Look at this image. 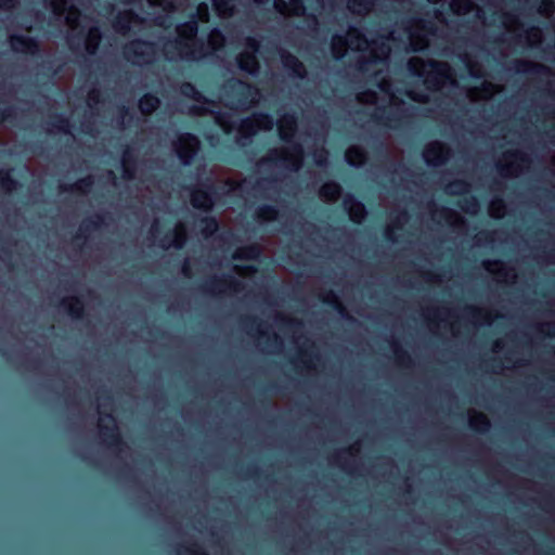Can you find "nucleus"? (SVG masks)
Listing matches in <instances>:
<instances>
[{
	"label": "nucleus",
	"instance_id": "nucleus-39",
	"mask_svg": "<svg viewBox=\"0 0 555 555\" xmlns=\"http://www.w3.org/2000/svg\"><path fill=\"white\" fill-rule=\"evenodd\" d=\"M526 39L529 46L534 47L542 42L543 34L542 30L538 27H532L527 30Z\"/></svg>",
	"mask_w": 555,
	"mask_h": 555
},
{
	"label": "nucleus",
	"instance_id": "nucleus-14",
	"mask_svg": "<svg viewBox=\"0 0 555 555\" xmlns=\"http://www.w3.org/2000/svg\"><path fill=\"white\" fill-rule=\"evenodd\" d=\"M188 240L186 225L182 221H178L172 231L164 238L163 246L165 248L180 249L184 246Z\"/></svg>",
	"mask_w": 555,
	"mask_h": 555
},
{
	"label": "nucleus",
	"instance_id": "nucleus-1",
	"mask_svg": "<svg viewBox=\"0 0 555 555\" xmlns=\"http://www.w3.org/2000/svg\"><path fill=\"white\" fill-rule=\"evenodd\" d=\"M348 50L367 54L360 55L354 66L361 72H367L370 66L377 61L389 57L391 48L385 41H370L364 33L357 27H349L345 35H334L331 39V53L335 59L344 57Z\"/></svg>",
	"mask_w": 555,
	"mask_h": 555
},
{
	"label": "nucleus",
	"instance_id": "nucleus-8",
	"mask_svg": "<svg viewBox=\"0 0 555 555\" xmlns=\"http://www.w3.org/2000/svg\"><path fill=\"white\" fill-rule=\"evenodd\" d=\"M172 149L181 163L189 165L201 150V141L192 133H181L172 142Z\"/></svg>",
	"mask_w": 555,
	"mask_h": 555
},
{
	"label": "nucleus",
	"instance_id": "nucleus-52",
	"mask_svg": "<svg viewBox=\"0 0 555 555\" xmlns=\"http://www.w3.org/2000/svg\"><path fill=\"white\" fill-rule=\"evenodd\" d=\"M328 158V152L325 149H321L314 152V159L318 166H326Z\"/></svg>",
	"mask_w": 555,
	"mask_h": 555
},
{
	"label": "nucleus",
	"instance_id": "nucleus-20",
	"mask_svg": "<svg viewBox=\"0 0 555 555\" xmlns=\"http://www.w3.org/2000/svg\"><path fill=\"white\" fill-rule=\"evenodd\" d=\"M162 101L158 96L146 93L138 101V108L144 117L154 114L160 107Z\"/></svg>",
	"mask_w": 555,
	"mask_h": 555
},
{
	"label": "nucleus",
	"instance_id": "nucleus-10",
	"mask_svg": "<svg viewBox=\"0 0 555 555\" xmlns=\"http://www.w3.org/2000/svg\"><path fill=\"white\" fill-rule=\"evenodd\" d=\"M530 160L526 155L518 152H506L499 162V172L502 177H517L525 169H528Z\"/></svg>",
	"mask_w": 555,
	"mask_h": 555
},
{
	"label": "nucleus",
	"instance_id": "nucleus-38",
	"mask_svg": "<svg viewBox=\"0 0 555 555\" xmlns=\"http://www.w3.org/2000/svg\"><path fill=\"white\" fill-rule=\"evenodd\" d=\"M488 211L492 218H502L506 211L504 202L502 199L492 201L489 205Z\"/></svg>",
	"mask_w": 555,
	"mask_h": 555
},
{
	"label": "nucleus",
	"instance_id": "nucleus-36",
	"mask_svg": "<svg viewBox=\"0 0 555 555\" xmlns=\"http://www.w3.org/2000/svg\"><path fill=\"white\" fill-rule=\"evenodd\" d=\"M446 192L449 195H465L469 192V184L461 180L453 181L446 186Z\"/></svg>",
	"mask_w": 555,
	"mask_h": 555
},
{
	"label": "nucleus",
	"instance_id": "nucleus-43",
	"mask_svg": "<svg viewBox=\"0 0 555 555\" xmlns=\"http://www.w3.org/2000/svg\"><path fill=\"white\" fill-rule=\"evenodd\" d=\"M102 102V93L99 89L93 88L88 92L87 104L90 108L96 107Z\"/></svg>",
	"mask_w": 555,
	"mask_h": 555
},
{
	"label": "nucleus",
	"instance_id": "nucleus-55",
	"mask_svg": "<svg viewBox=\"0 0 555 555\" xmlns=\"http://www.w3.org/2000/svg\"><path fill=\"white\" fill-rule=\"evenodd\" d=\"M246 46L248 48L247 51L254 54L259 50V42L255 38H247Z\"/></svg>",
	"mask_w": 555,
	"mask_h": 555
},
{
	"label": "nucleus",
	"instance_id": "nucleus-51",
	"mask_svg": "<svg viewBox=\"0 0 555 555\" xmlns=\"http://www.w3.org/2000/svg\"><path fill=\"white\" fill-rule=\"evenodd\" d=\"M406 95L411 100H413V101H415L417 103H421V104H426L430 100L428 94L423 93V92H418L416 90H409V91H406Z\"/></svg>",
	"mask_w": 555,
	"mask_h": 555
},
{
	"label": "nucleus",
	"instance_id": "nucleus-19",
	"mask_svg": "<svg viewBox=\"0 0 555 555\" xmlns=\"http://www.w3.org/2000/svg\"><path fill=\"white\" fill-rule=\"evenodd\" d=\"M235 60L238 68L248 75L256 76L260 72V63L253 52L243 51Z\"/></svg>",
	"mask_w": 555,
	"mask_h": 555
},
{
	"label": "nucleus",
	"instance_id": "nucleus-59",
	"mask_svg": "<svg viewBox=\"0 0 555 555\" xmlns=\"http://www.w3.org/2000/svg\"><path fill=\"white\" fill-rule=\"evenodd\" d=\"M208 111L204 107H197V106H194V107H191L190 108V114L192 115H195V116H203L207 113Z\"/></svg>",
	"mask_w": 555,
	"mask_h": 555
},
{
	"label": "nucleus",
	"instance_id": "nucleus-34",
	"mask_svg": "<svg viewBox=\"0 0 555 555\" xmlns=\"http://www.w3.org/2000/svg\"><path fill=\"white\" fill-rule=\"evenodd\" d=\"M203 228L201 230L205 237H210L219 230V223L214 217H204L201 220Z\"/></svg>",
	"mask_w": 555,
	"mask_h": 555
},
{
	"label": "nucleus",
	"instance_id": "nucleus-29",
	"mask_svg": "<svg viewBox=\"0 0 555 555\" xmlns=\"http://www.w3.org/2000/svg\"><path fill=\"white\" fill-rule=\"evenodd\" d=\"M450 8L456 15H466L474 11L476 5L472 0H452Z\"/></svg>",
	"mask_w": 555,
	"mask_h": 555
},
{
	"label": "nucleus",
	"instance_id": "nucleus-41",
	"mask_svg": "<svg viewBox=\"0 0 555 555\" xmlns=\"http://www.w3.org/2000/svg\"><path fill=\"white\" fill-rule=\"evenodd\" d=\"M50 9L56 16H63L68 9V0H50Z\"/></svg>",
	"mask_w": 555,
	"mask_h": 555
},
{
	"label": "nucleus",
	"instance_id": "nucleus-18",
	"mask_svg": "<svg viewBox=\"0 0 555 555\" xmlns=\"http://www.w3.org/2000/svg\"><path fill=\"white\" fill-rule=\"evenodd\" d=\"M298 130L297 117L293 114H284L278 120L279 135L284 141H291Z\"/></svg>",
	"mask_w": 555,
	"mask_h": 555
},
{
	"label": "nucleus",
	"instance_id": "nucleus-7",
	"mask_svg": "<svg viewBox=\"0 0 555 555\" xmlns=\"http://www.w3.org/2000/svg\"><path fill=\"white\" fill-rule=\"evenodd\" d=\"M436 34V28L423 20H415L409 26V42L414 51L429 47V37Z\"/></svg>",
	"mask_w": 555,
	"mask_h": 555
},
{
	"label": "nucleus",
	"instance_id": "nucleus-13",
	"mask_svg": "<svg viewBox=\"0 0 555 555\" xmlns=\"http://www.w3.org/2000/svg\"><path fill=\"white\" fill-rule=\"evenodd\" d=\"M273 8L286 18L302 16L306 12V8L300 0H273Z\"/></svg>",
	"mask_w": 555,
	"mask_h": 555
},
{
	"label": "nucleus",
	"instance_id": "nucleus-44",
	"mask_svg": "<svg viewBox=\"0 0 555 555\" xmlns=\"http://www.w3.org/2000/svg\"><path fill=\"white\" fill-rule=\"evenodd\" d=\"M122 167H124V177L127 179H133L135 176V167L134 163L131 160L130 156L122 157Z\"/></svg>",
	"mask_w": 555,
	"mask_h": 555
},
{
	"label": "nucleus",
	"instance_id": "nucleus-2",
	"mask_svg": "<svg viewBox=\"0 0 555 555\" xmlns=\"http://www.w3.org/2000/svg\"><path fill=\"white\" fill-rule=\"evenodd\" d=\"M408 69L411 74L423 78V85L427 91L438 92L448 86H457L456 75L446 61L412 56L408 61Z\"/></svg>",
	"mask_w": 555,
	"mask_h": 555
},
{
	"label": "nucleus",
	"instance_id": "nucleus-54",
	"mask_svg": "<svg viewBox=\"0 0 555 555\" xmlns=\"http://www.w3.org/2000/svg\"><path fill=\"white\" fill-rule=\"evenodd\" d=\"M197 17L204 23L209 21V11L207 4L202 3L197 7Z\"/></svg>",
	"mask_w": 555,
	"mask_h": 555
},
{
	"label": "nucleus",
	"instance_id": "nucleus-32",
	"mask_svg": "<svg viewBox=\"0 0 555 555\" xmlns=\"http://www.w3.org/2000/svg\"><path fill=\"white\" fill-rule=\"evenodd\" d=\"M65 24L70 30H75L79 26V20L81 16L80 10L70 4L65 12Z\"/></svg>",
	"mask_w": 555,
	"mask_h": 555
},
{
	"label": "nucleus",
	"instance_id": "nucleus-45",
	"mask_svg": "<svg viewBox=\"0 0 555 555\" xmlns=\"http://www.w3.org/2000/svg\"><path fill=\"white\" fill-rule=\"evenodd\" d=\"M231 286L225 280H214L209 284V292L212 294L224 293Z\"/></svg>",
	"mask_w": 555,
	"mask_h": 555
},
{
	"label": "nucleus",
	"instance_id": "nucleus-47",
	"mask_svg": "<svg viewBox=\"0 0 555 555\" xmlns=\"http://www.w3.org/2000/svg\"><path fill=\"white\" fill-rule=\"evenodd\" d=\"M503 24L508 31H516L520 28V23L517 17L511 14H505L503 17Z\"/></svg>",
	"mask_w": 555,
	"mask_h": 555
},
{
	"label": "nucleus",
	"instance_id": "nucleus-40",
	"mask_svg": "<svg viewBox=\"0 0 555 555\" xmlns=\"http://www.w3.org/2000/svg\"><path fill=\"white\" fill-rule=\"evenodd\" d=\"M357 101L363 105H374L377 102V94L371 90L363 91L357 94Z\"/></svg>",
	"mask_w": 555,
	"mask_h": 555
},
{
	"label": "nucleus",
	"instance_id": "nucleus-24",
	"mask_svg": "<svg viewBox=\"0 0 555 555\" xmlns=\"http://www.w3.org/2000/svg\"><path fill=\"white\" fill-rule=\"evenodd\" d=\"M345 158L351 166L360 167L365 164L367 156L363 147L351 145L345 153Z\"/></svg>",
	"mask_w": 555,
	"mask_h": 555
},
{
	"label": "nucleus",
	"instance_id": "nucleus-28",
	"mask_svg": "<svg viewBox=\"0 0 555 555\" xmlns=\"http://www.w3.org/2000/svg\"><path fill=\"white\" fill-rule=\"evenodd\" d=\"M469 425L476 430L485 431L490 427V422L483 413L473 411L469 413Z\"/></svg>",
	"mask_w": 555,
	"mask_h": 555
},
{
	"label": "nucleus",
	"instance_id": "nucleus-33",
	"mask_svg": "<svg viewBox=\"0 0 555 555\" xmlns=\"http://www.w3.org/2000/svg\"><path fill=\"white\" fill-rule=\"evenodd\" d=\"M278 217H279V211L274 207H271V206L260 207L256 211V219L260 223L274 221L278 219Z\"/></svg>",
	"mask_w": 555,
	"mask_h": 555
},
{
	"label": "nucleus",
	"instance_id": "nucleus-4",
	"mask_svg": "<svg viewBox=\"0 0 555 555\" xmlns=\"http://www.w3.org/2000/svg\"><path fill=\"white\" fill-rule=\"evenodd\" d=\"M284 160L289 164L293 170H299L304 164V149L300 144L292 147H278L271 150L268 155L261 158L257 166L259 170L270 162Z\"/></svg>",
	"mask_w": 555,
	"mask_h": 555
},
{
	"label": "nucleus",
	"instance_id": "nucleus-31",
	"mask_svg": "<svg viewBox=\"0 0 555 555\" xmlns=\"http://www.w3.org/2000/svg\"><path fill=\"white\" fill-rule=\"evenodd\" d=\"M180 92L184 96L190 98V99L194 100L195 102L203 103V104L208 102L207 99L199 91H197L195 89V87L190 82H183L180 86Z\"/></svg>",
	"mask_w": 555,
	"mask_h": 555
},
{
	"label": "nucleus",
	"instance_id": "nucleus-26",
	"mask_svg": "<svg viewBox=\"0 0 555 555\" xmlns=\"http://www.w3.org/2000/svg\"><path fill=\"white\" fill-rule=\"evenodd\" d=\"M101 40L102 34L100 29L96 27L90 28L85 40L86 51L89 54H94L99 48Z\"/></svg>",
	"mask_w": 555,
	"mask_h": 555
},
{
	"label": "nucleus",
	"instance_id": "nucleus-42",
	"mask_svg": "<svg viewBox=\"0 0 555 555\" xmlns=\"http://www.w3.org/2000/svg\"><path fill=\"white\" fill-rule=\"evenodd\" d=\"M244 181L245 180L242 178L240 173H233L223 179L224 184L229 186L230 191H234L241 188Z\"/></svg>",
	"mask_w": 555,
	"mask_h": 555
},
{
	"label": "nucleus",
	"instance_id": "nucleus-61",
	"mask_svg": "<svg viewBox=\"0 0 555 555\" xmlns=\"http://www.w3.org/2000/svg\"><path fill=\"white\" fill-rule=\"evenodd\" d=\"M70 304H74L75 306H77V315H79L80 314V310H81L79 300L75 299V298H70Z\"/></svg>",
	"mask_w": 555,
	"mask_h": 555
},
{
	"label": "nucleus",
	"instance_id": "nucleus-30",
	"mask_svg": "<svg viewBox=\"0 0 555 555\" xmlns=\"http://www.w3.org/2000/svg\"><path fill=\"white\" fill-rule=\"evenodd\" d=\"M459 206L464 212L470 215H476L479 210V204L477 199L474 196H472L469 192L463 195V197L459 202Z\"/></svg>",
	"mask_w": 555,
	"mask_h": 555
},
{
	"label": "nucleus",
	"instance_id": "nucleus-35",
	"mask_svg": "<svg viewBox=\"0 0 555 555\" xmlns=\"http://www.w3.org/2000/svg\"><path fill=\"white\" fill-rule=\"evenodd\" d=\"M214 8L221 17H230L234 13V5L230 0H214Z\"/></svg>",
	"mask_w": 555,
	"mask_h": 555
},
{
	"label": "nucleus",
	"instance_id": "nucleus-16",
	"mask_svg": "<svg viewBox=\"0 0 555 555\" xmlns=\"http://www.w3.org/2000/svg\"><path fill=\"white\" fill-rule=\"evenodd\" d=\"M190 203L195 209L205 212L210 211L215 206V202L210 193L201 188L191 189Z\"/></svg>",
	"mask_w": 555,
	"mask_h": 555
},
{
	"label": "nucleus",
	"instance_id": "nucleus-21",
	"mask_svg": "<svg viewBox=\"0 0 555 555\" xmlns=\"http://www.w3.org/2000/svg\"><path fill=\"white\" fill-rule=\"evenodd\" d=\"M344 207L348 211L350 219L360 223L366 216L363 204L357 202L353 197L347 195L344 199Z\"/></svg>",
	"mask_w": 555,
	"mask_h": 555
},
{
	"label": "nucleus",
	"instance_id": "nucleus-6",
	"mask_svg": "<svg viewBox=\"0 0 555 555\" xmlns=\"http://www.w3.org/2000/svg\"><path fill=\"white\" fill-rule=\"evenodd\" d=\"M233 104L240 109H248L256 105L260 99L259 89L244 81L238 80L231 89Z\"/></svg>",
	"mask_w": 555,
	"mask_h": 555
},
{
	"label": "nucleus",
	"instance_id": "nucleus-17",
	"mask_svg": "<svg viewBox=\"0 0 555 555\" xmlns=\"http://www.w3.org/2000/svg\"><path fill=\"white\" fill-rule=\"evenodd\" d=\"M483 268L490 272L498 282H513L516 279V274L513 270H509L505 264L498 260L483 261Z\"/></svg>",
	"mask_w": 555,
	"mask_h": 555
},
{
	"label": "nucleus",
	"instance_id": "nucleus-46",
	"mask_svg": "<svg viewBox=\"0 0 555 555\" xmlns=\"http://www.w3.org/2000/svg\"><path fill=\"white\" fill-rule=\"evenodd\" d=\"M233 271L241 278H251L257 273V269L253 266H234Z\"/></svg>",
	"mask_w": 555,
	"mask_h": 555
},
{
	"label": "nucleus",
	"instance_id": "nucleus-50",
	"mask_svg": "<svg viewBox=\"0 0 555 555\" xmlns=\"http://www.w3.org/2000/svg\"><path fill=\"white\" fill-rule=\"evenodd\" d=\"M554 10L555 5L553 0H542L538 9L539 13L546 17H550L553 14Z\"/></svg>",
	"mask_w": 555,
	"mask_h": 555
},
{
	"label": "nucleus",
	"instance_id": "nucleus-48",
	"mask_svg": "<svg viewBox=\"0 0 555 555\" xmlns=\"http://www.w3.org/2000/svg\"><path fill=\"white\" fill-rule=\"evenodd\" d=\"M473 318L477 324H489L491 323L490 313L482 309H474Z\"/></svg>",
	"mask_w": 555,
	"mask_h": 555
},
{
	"label": "nucleus",
	"instance_id": "nucleus-5",
	"mask_svg": "<svg viewBox=\"0 0 555 555\" xmlns=\"http://www.w3.org/2000/svg\"><path fill=\"white\" fill-rule=\"evenodd\" d=\"M424 317L431 332L438 333L441 325H443L444 327L449 326L452 331V335L456 336V333L454 332L456 320L449 308L427 307L424 309Z\"/></svg>",
	"mask_w": 555,
	"mask_h": 555
},
{
	"label": "nucleus",
	"instance_id": "nucleus-23",
	"mask_svg": "<svg viewBox=\"0 0 555 555\" xmlns=\"http://www.w3.org/2000/svg\"><path fill=\"white\" fill-rule=\"evenodd\" d=\"M377 0H348L347 9L353 14L358 16H366L369 15L376 4Z\"/></svg>",
	"mask_w": 555,
	"mask_h": 555
},
{
	"label": "nucleus",
	"instance_id": "nucleus-9",
	"mask_svg": "<svg viewBox=\"0 0 555 555\" xmlns=\"http://www.w3.org/2000/svg\"><path fill=\"white\" fill-rule=\"evenodd\" d=\"M125 57L133 64L144 65L151 63L155 57L153 43L133 40L124 48Z\"/></svg>",
	"mask_w": 555,
	"mask_h": 555
},
{
	"label": "nucleus",
	"instance_id": "nucleus-53",
	"mask_svg": "<svg viewBox=\"0 0 555 555\" xmlns=\"http://www.w3.org/2000/svg\"><path fill=\"white\" fill-rule=\"evenodd\" d=\"M147 2L153 7H160L166 12L175 10L173 3L169 0H147Z\"/></svg>",
	"mask_w": 555,
	"mask_h": 555
},
{
	"label": "nucleus",
	"instance_id": "nucleus-15",
	"mask_svg": "<svg viewBox=\"0 0 555 555\" xmlns=\"http://www.w3.org/2000/svg\"><path fill=\"white\" fill-rule=\"evenodd\" d=\"M281 62L286 70L295 78L305 79L308 75L304 63L295 55L287 51L281 52Z\"/></svg>",
	"mask_w": 555,
	"mask_h": 555
},
{
	"label": "nucleus",
	"instance_id": "nucleus-57",
	"mask_svg": "<svg viewBox=\"0 0 555 555\" xmlns=\"http://www.w3.org/2000/svg\"><path fill=\"white\" fill-rule=\"evenodd\" d=\"M17 3V0H0V9L10 10Z\"/></svg>",
	"mask_w": 555,
	"mask_h": 555
},
{
	"label": "nucleus",
	"instance_id": "nucleus-62",
	"mask_svg": "<svg viewBox=\"0 0 555 555\" xmlns=\"http://www.w3.org/2000/svg\"><path fill=\"white\" fill-rule=\"evenodd\" d=\"M450 214L454 218V221H453L454 223L455 222H461V223L464 222L463 218L459 214H456V212H450Z\"/></svg>",
	"mask_w": 555,
	"mask_h": 555
},
{
	"label": "nucleus",
	"instance_id": "nucleus-12",
	"mask_svg": "<svg viewBox=\"0 0 555 555\" xmlns=\"http://www.w3.org/2000/svg\"><path fill=\"white\" fill-rule=\"evenodd\" d=\"M504 90L503 85L483 81L480 87H472L466 90V96L470 102L488 101Z\"/></svg>",
	"mask_w": 555,
	"mask_h": 555
},
{
	"label": "nucleus",
	"instance_id": "nucleus-64",
	"mask_svg": "<svg viewBox=\"0 0 555 555\" xmlns=\"http://www.w3.org/2000/svg\"><path fill=\"white\" fill-rule=\"evenodd\" d=\"M193 555H207L206 553H202V552H194Z\"/></svg>",
	"mask_w": 555,
	"mask_h": 555
},
{
	"label": "nucleus",
	"instance_id": "nucleus-60",
	"mask_svg": "<svg viewBox=\"0 0 555 555\" xmlns=\"http://www.w3.org/2000/svg\"><path fill=\"white\" fill-rule=\"evenodd\" d=\"M119 113L121 115L122 121H121V128L124 129L126 127L124 119L129 116V109L127 107H121L119 109Z\"/></svg>",
	"mask_w": 555,
	"mask_h": 555
},
{
	"label": "nucleus",
	"instance_id": "nucleus-49",
	"mask_svg": "<svg viewBox=\"0 0 555 555\" xmlns=\"http://www.w3.org/2000/svg\"><path fill=\"white\" fill-rule=\"evenodd\" d=\"M93 184V179L91 177H87L78 180L73 188L81 193H88Z\"/></svg>",
	"mask_w": 555,
	"mask_h": 555
},
{
	"label": "nucleus",
	"instance_id": "nucleus-56",
	"mask_svg": "<svg viewBox=\"0 0 555 555\" xmlns=\"http://www.w3.org/2000/svg\"><path fill=\"white\" fill-rule=\"evenodd\" d=\"M135 20H137V16L131 11L124 12L118 17L119 22L124 21L127 23L134 22Z\"/></svg>",
	"mask_w": 555,
	"mask_h": 555
},
{
	"label": "nucleus",
	"instance_id": "nucleus-37",
	"mask_svg": "<svg viewBox=\"0 0 555 555\" xmlns=\"http://www.w3.org/2000/svg\"><path fill=\"white\" fill-rule=\"evenodd\" d=\"M464 62L466 64V67L468 69L469 74L473 77L480 78L483 76V67L478 61L472 59L468 55H465Z\"/></svg>",
	"mask_w": 555,
	"mask_h": 555
},
{
	"label": "nucleus",
	"instance_id": "nucleus-25",
	"mask_svg": "<svg viewBox=\"0 0 555 555\" xmlns=\"http://www.w3.org/2000/svg\"><path fill=\"white\" fill-rule=\"evenodd\" d=\"M262 253V247L259 244H251L236 248L233 254V259L237 260H255Z\"/></svg>",
	"mask_w": 555,
	"mask_h": 555
},
{
	"label": "nucleus",
	"instance_id": "nucleus-22",
	"mask_svg": "<svg viewBox=\"0 0 555 555\" xmlns=\"http://www.w3.org/2000/svg\"><path fill=\"white\" fill-rule=\"evenodd\" d=\"M341 192V186L338 183L330 181L320 188L319 196L325 203H335L340 198Z\"/></svg>",
	"mask_w": 555,
	"mask_h": 555
},
{
	"label": "nucleus",
	"instance_id": "nucleus-11",
	"mask_svg": "<svg viewBox=\"0 0 555 555\" xmlns=\"http://www.w3.org/2000/svg\"><path fill=\"white\" fill-rule=\"evenodd\" d=\"M450 149L439 141H433L428 143L423 152V157L428 165L441 166L450 157Z\"/></svg>",
	"mask_w": 555,
	"mask_h": 555
},
{
	"label": "nucleus",
	"instance_id": "nucleus-3",
	"mask_svg": "<svg viewBox=\"0 0 555 555\" xmlns=\"http://www.w3.org/2000/svg\"><path fill=\"white\" fill-rule=\"evenodd\" d=\"M196 23H185L177 27V38L171 44L182 59L197 61L209 55V51L196 39Z\"/></svg>",
	"mask_w": 555,
	"mask_h": 555
},
{
	"label": "nucleus",
	"instance_id": "nucleus-27",
	"mask_svg": "<svg viewBox=\"0 0 555 555\" xmlns=\"http://www.w3.org/2000/svg\"><path fill=\"white\" fill-rule=\"evenodd\" d=\"M225 43V38L221 31L214 29L208 35L207 46L205 48L209 51V54L221 49Z\"/></svg>",
	"mask_w": 555,
	"mask_h": 555
},
{
	"label": "nucleus",
	"instance_id": "nucleus-58",
	"mask_svg": "<svg viewBox=\"0 0 555 555\" xmlns=\"http://www.w3.org/2000/svg\"><path fill=\"white\" fill-rule=\"evenodd\" d=\"M541 332L547 335H555V323L554 324H543L541 326Z\"/></svg>",
	"mask_w": 555,
	"mask_h": 555
},
{
	"label": "nucleus",
	"instance_id": "nucleus-63",
	"mask_svg": "<svg viewBox=\"0 0 555 555\" xmlns=\"http://www.w3.org/2000/svg\"><path fill=\"white\" fill-rule=\"evenodd\" d=\"M436 17L440 20L441 22H444L443 14L441 12L436 11Z\"/></svg>",
	"mask_w": 555,
	"mask_h": 555
}]
</instances>
